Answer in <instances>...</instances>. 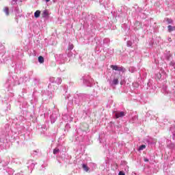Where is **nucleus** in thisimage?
<instances>
[{
  "mask_svg": "<svg viewBox=\"0 0 175 175\" xmlns=\"http://www.w3.org/2000/svg\"><path fill=\"white\" fill-rule=\"evenodd\" d=\"M119 175H125V173L122 172H119Z\"/></svg>",
  "mask_w": 175,
  "mask_h": 175,
  "instance_id": "obj_19",
  "label": "nucleus"
},
{
  "mask_svg": "<svg viewBox=\"0 0 175 175\" xmlns=\"http://www.w3.org/2000/svg\"><path fill=\"white\" fill-rule=\"evenodd\" d=\"M144 162H148V159H147V158H144Z\"/></svg>",
  "mask_w": 175,
  "mask_h": 175,
  "instance_id": "obj_20",
  "label": "nucleus"
},
{
  "mask_svg": "<svg viewBox=\"0 0 175 175\" xmlns=\"http://www.w3.org/2000/svg\"><path fill=\"white\" fill-rule=\"evenodd\" d=\"M168 28V31L172 32V31H174L175 27H172V25H168L167 27Z\"/></svg>",
  "mask_w": 175,
  "mask_h": 175,
  "instance_id": "obj_9",
  "label": "nucleus"
},
{
  "mask_svg": "<svg viewBox=\"0 0 175 175\" xmlns=\"http://www.w3.org/2000/svg\"><path fill=\"white\" fill-rule=\"evenodd\" d=\"M38 62L43 64L44 62V58L42 56L38 57Z\"/></svg>",
  "mask_w": 175,
  "mask_h": 175,
  "instance_id": "obj_6",
  "label": "nucleus"
},
{
  "mask_svg": "<svg viewBox=\"0 0 175 175\" xmlns=\"http://www.w3.org/2000/svg\"><path fill=\"white\" fill-rule=\"evenodd\" d=\"M144 148H146V145H142L139 146V150L140 151H142V150H144Z\"/></svg>",
  "mask_w": 175,
  "mask_h": 175,
  "instance_id": "obj_14",
  "label": "nucleus"
},
{
  "mask_svg": "<svg viewBox=\"0 0 175 175\" xmlns=\"http://www.w3.org/2000/svg\"><path fill=\"white\" fill-rule=\"evenodd\" d=\"M124 116H125V112L124 111L115 113V117H116V118H120V117H124Z\"/></svg>",
  "mask_w": 175,
  "mask_h": 175,
  "instance_id": "obj_3",
  "label": "nucleus"
},
{
  "mask_svg": "<svg viewBox=\"0 0 175 175\" xmlns=\"http://www.w3.org/2000/svg\"><path fill=\"white\" fill-rule=\"evenodd\" d=\"M62 83V79L61 78H57L55 80V83L59 85V84H61Z\"/></svg>",
  "mask_w": 175,
  "mask_h": 175,
  "instance_id": "obj_8",
  "label": "nucleus"
},
{
  "mask_svg": "<svg viewBox=\"0 0 175 175\" xmlns=\"http://www.w3.org/2000/svg\"><path fill=\"white\" fill-rule=\"evenodd\" d=\"M46 2H50V0H45Z\"/></svg>",
  "mask_w": 175,
  "mask_h": 175,
  "instance_id": "obj_22",
  "label": "nucleus"
},
{
  "mask_svg": "<svg viewBox=\"0 0 175 175\" xmlns=\"http://www.w3.org/2000/svg\"><path fill=\"white\" fill-rule=\"evenodd\" d=\"M17 1L18 0H10V2L12 5H16V3H17Z\"/></svg>",
  "mask_w": 175,
  "mask_h": 175,
  "instance_id": "obj_13",
  "label": "nucleus"
},
{
  "mask_svg": "<svg viewBox=\"0 0 175 175\" xmlns=\"http://www.w3.org/2000/svg\"><path fill=\"white\" fill-rule=\"evenodd\" d=\"M50 81L52 83H50L48 86L49 90H51V91H55V90H57V87H54V83H55V78L51 77Z\"/></svg>",
  "mask_w": 175,
  "mask_h": 175,
  "instance_id": "obj_2",
  "label": "nucleus"
},
{
  "mask_svg": "<svg viewBox=\"0 0 175 175\" xmlns=\"http://www.w3.org/2000/svg\"><path fill=\"white\" fill-rule=\"evenodd\" d=\"M42 17H43V18H46V17H49V11L47 10H45L43 11L42 14Z\"/></svg>",
  "mask_w": 175,
  "mask_h": 175,
  "instance_id": "obj_4",
  "label": "nucleus"
},
{
  "mask_svg": "<svg viewBox=\"0 0 175 175\" xmlns=\"http://www.w3.org/2000/svg\"><path fill=\"white\" fill-rule=\"evenodd\" d=\"M82 167L85 170V172H88V170H90V167H88V166H87V165L85 164H83Z\"/></svg>",
  "mask_w": 175,
  "mask_h": 175,
  "instance_id": "obj_7",
  "label": "nucleus"
},
{
  "mask_svg": "<svg viewBox=\"0 0 175 175\" xmlns=\"http://www.w3.org/2000/svg\"><path fill=\"white\" fill-rule=\"evenodd\" d=\"M113 84H114V85H117V84H118V79H114L113 80Z\"/></svg>",
  "mask_w": 175,
  "mask_h": 175,
  "instance_id": "obj_12",
  "label": "nucleus"
},
{
  "mask_svg": "<svg viewBox=\"0 0 175 175\" xmlns=\"http://www.w3.org/2000/svg\"><path fill=\"white\" fill-rule=\"evenodd\" d=\"M73 44H69V46H68V49H69V50H73Z\"/></svg>",
  "mask_w": 175,
  "mask_h": 175,
  "instance_id": "obj_16",
  "label": "nucleus"
},
{
  "mask_svg": "<svg viewBox=\"0 0 175 175\" xmlns=\"http://www.w3.org/2000/svg\"><path fill=\"white\" fill-rule=\"evenodd\" d=\"M34 17H36V18H39V17H40V10H37L34 13Z\"/></svg>",
  "mask_w": 175,
  "mask_h": 175,
  "instance_id": "obj_5",
  "label": "nucleus"
},
{
  "mask_svg": "<svg viewBox=\"0 0 175 175\" xmlns=\"http://www.w3.org/2000/svg\"><path fill=\"white\" fill-rule=\"evenodd\" d=\"M111 68L113 70H118V72H126V70L124 67L117 65H111Z\"/></svg>",
  "mask_w": 175,
  "mask_h": 175,
  "instance_id": "obj_1",
  "label": "nucleus"
},
{
  "mask_svg": "<svg viewBox=\"0 0 175 175\" xmlns=\"http://www.w3.org/2000/svg\"><path fill=\"white\" fill-rule=\"evenodd\" d=\"M166 21L168 24H172V23H173V21L170 18H167Z\"/></svg>",
  "mask_w": 175,
  "mask_h": 175,
  "instance_id": "obj_15",
  "label": "nucleus"
},
{
  "mask_svg": "<svg viewBox=\"0 0 175 175\" xmlns=\"http://www.w3.org/2000/svg\"><path fill=\"white\" fill-rule=\"evenodd\" d=\"M170 39H171V38H169V39H168L169 42H170Z\"/></svg>",
  "mask_w": 175,
  "mask_h": 175,
  "instance_id": "obj_23",
  "label": "nucleus"
},
{
  "mask_svg": "<svg viewBox=\"0 0 175 175\" xmlns=\"http://www.w3.org/2000/svg\"><path fill=\"white\" fill-rule=\"evenodd\" d=\"M4 12L6 14V16H9V8H8V7L4 8Z\"/></svg>",
  "mask_w": 175,
  "mask_h": 175,
  "instance_id": "obj_10",
  "label": "nucleus"
},
{
  "mask_svg": "<svg viewBox=\"0 0 175 175\" xmlns=\"http://www.w3.org/2000/svg\"><path fill=\"white\" fill-rule=\"evenodd\" d=\"M129 70H130V72H132V73H133V72L135 71V68L133 67H131L129 68Z\"/></svg>",
  "mask_w": 175,
  "mask_h": 175,
  "instance_id": "obj_18",
  "label": "nucleus"
},
{
  "mask_svg": "<svg viewBox=\"0 0 175 175\" xmlns=\"http://www.w3.org/2000/svg\"><path fill=\"white\" fill-rule=\"evenodd\" d=\"M128 47H131L132 46V42L131 41H127Z\"/></svg>",
  "mask_w": 175,
  "mask_h": 175,
  "instance_id": "obj_17",
  "label": "nucleus"
},
{
  "mask_svg": "<svg viewBox=\"0 0 175 175\" xmlns=\"http://www.w3.org/2000/svg\"><path fill=\"white\" fill-rule=\"evenodd\" d=\"M31 167H35V164H33V163H31Z\"/></svg>",
  "mask_w": 175,
  "mask_h": 175,
  "instance_id": "obj_21",
  "label": "nucleus"
},
{
  "mask_svg": "<svg viewBox=\"0 0 175 175\" xmlns=\"http://www.w3.org/2000/svg\"><path fill=\"white\" fill-rule=\"evenodd\" d=\"M58 152H59V148H55V149L53 150V154H54L55 155H56V154H57Z\"/></svg>",
  "mask_w": 175,
  "mask_h": 175,
  "instance_id": "obj_11",
  "label": "nucleus"
}]
</instances>
